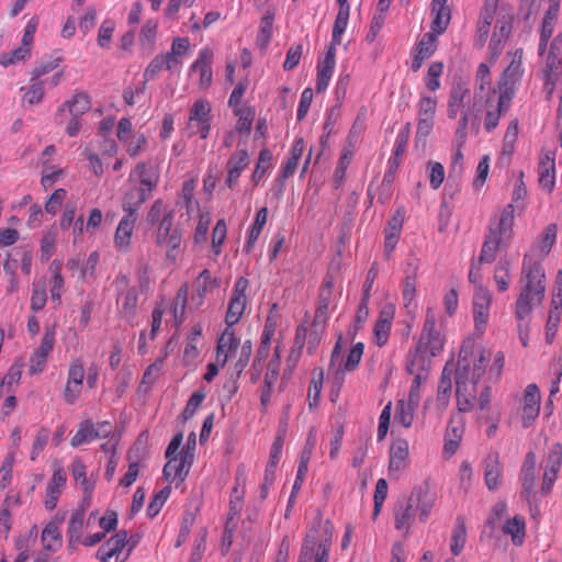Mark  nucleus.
Here are the masks:
<instances>
[{"label": "nucleus", "mask_w": 562, "mask_h": 562, "mask_svg": "<svg viewBox=\"0 0 562 562\" xmlns=\"http://www.w3.org/2000/svg\"><path fill=\"white\" fill-rule=\"evenodd\" d=\"M491 360V351L479 346L472 339L463 342L456 372L457 405L460 413L472 411L477 402L479 408L485 411L491 402V387L483 378Z\"/></svg>", "instance_id": "f257e3e1"}, {"label": "nucleus", "mask_w": 562, "mask_h": 562, "mask_svg": "<svg viewBox=\"0 0 562 562\" xmlns=\"http://www.w3.org/2000/svg\"><path fill=\"white\" fill-rule=\"evenodd\" d=\"M546 294V274L539 260H533L532 255H525L521 277L520 293L515 303V311L532 313L541 305Z\"/></svg>", "instance_id": "f03ea898"}, {"label": "nucleus", "mask_w": 562, "mask_h": 562, "mask_svg": "<svg viewBox=\"0 0 562 562\" xmlns=\"http://www.w3.org/2000/svg\"><path fill=\"white\" fill-rule=\"evenodd\" d=\"M514 205L507 204L491 218L488 233L479 257L481 263L493 262L496 259L497 252L506 250L509 246L514 236Z\"/></svg>", "instance_id": "7ed1b4c3"}, {"label": "nucleus", "mask_w": 562, "mask_h": 562, "mask_svg": "<svg viewBox=\"0 0 562 562\" xmlns=\"http://www.w3.org/2000/svg\"><path fill=\"white\" fill-rule=\"evenodd\" d=\"M432 506L434 499L428 491L423 486L414 487L408 498L394 508L395 529L408 536L415 517L418 515L420 521H426Z\"/></svg>", "instance_id": "20e7f679"}, {"label": "nucleus", "mask_w": 562, "mask_h": 562, "mask_svg": "<svg viewBox=\"0 0 562 562\" xmlns=\"http://www.w3.org/2000/svg\"><path fill=\"white\" fill-rule=\"evenodd\" d=\"M212 105L206 99H198L189 109L184 132L188 137L199 136L206 139L211 132Z\"/></svg>", "instance_id": "39448f33"}, {"label": "nucleus", "mask_w": 562, "mask_h": 562, "mask_svg": "<svg viewBox=\"0 0 562 562\" xmlns=\"http://www.w3.org/2000/svg\"><path fill=\"white\" fill-rule=\"evenodd\" d=\"M112 284L116 291L117 314L124 319H133L137 312L138 302L136 286L131 285L128 277L122 272L116 274Z\"/></svg>", "instance_id": "423d86ee"}, {"label": "nucleus", "mask_w": 562, "mask_h": 562, "mask_svg": "<svg viewBox=\"0 0 562 562\" xmlns=\"http://www.w3.org/2000/svg\"><path fill=\"white\" fill-rule=\"evenodd\" d=\"M562 68V34L557 35L551 44L547 55H544L543 78L544 90L551 98L554 85L559 80Z\"/></svg>", "instance_id": "0eeeda50"}, {"label": "nucleus", "mask_w": 562, "mask_h": 562, "mask_svg": "<svg viewBox=\"0 0 562 562\" xmlns=\"http://www.w3.org/2000/svg\"><path fill=\"white\" fill-rule=\"evenodd\" d=\"M436 326V312L432 307H427L418 348H424L431 357L439 355L443 349L445 344V338Z\"/></svg>", "instance_id": "6e6552de"}, {"label": "nucleus", "mask_w": 562, "mask_h": 562, "mask_svg": "<svg viewBox=\"0 0 562 562\" xmlns=\"http://www.w3.org/2000/svg\"><path fill=\"white\" fill-rule=\"evenodd\" d=\"M513 94V89H510V92L505 89L498 95H492L483 100L486 106L484 128L487 132H492L498 125L501 116L508 111Z\"/></svg>", "instance_id": "1a4fd4ad"}, {"label": "nucleus", "mask_w": 562, "mask_h": 562, "mask_svg": "<svg viewBox=\"0 0 562 562\" xmlns=\"http://www.w3.org/2000/svg\"><path fill=\"white\" fill-rule=\"evenodd\" d=\"M492 304V294L488 289L479 284L474 291L472 300L474 330L482 336L486 329L490 310Z\"/></svg>", "instance_id": "9d476101"}, {"label": "nucleus", "mask_w": 562, "mask_h": 562, "mask_svg": "<svg viewBox=\"0 0 562 562\" xmlns=\"http://www.w3.org/2000/svg\"><path fill=\"white\" fill-rule=\"evenodd\" d=\"M249 280L240 277L236 280L225 316L226 326L233 327L241 318L247 306L246 291Z\"/></svg>", "instance_id": "9b49d317"}, {"label": "nucleus", "mask_w": 562, "mask_h": 562, "mask_svg": "<svg viewBox=\"0 0 562 562\" xmlns=\"http://www.w3.org/2000/svg\"><path fill=\"white\" fill-rule=\"evenodd\" d=\"M168 461L164 467L162 473L167 481L175 482L179 480V482H183L189 474L190 468L193 461V453L188 446L186 449H182L179 456L167 458Z\"/></svg>", "instance_id": "f8f14e48"}, {"label": "nucleus", "mask_w": 562, "mask_h": 562, "mask_svg": "<svg viewBox=\"0 0 562 562\" xmlns=\"http://www.w3.org/2000/svg\"><path fill=\"white\" fill-rule=\"evenodd\" d=\"M67 483L65 469L55 461L53 463V475L46 486L44 505L47 510H54Z\"/></svg>", "instance_id": "ddd939ff"}, {"label": "nucleus", "mask_w": 562, "mask_h": 562, "mask_svg": "<svg viewBox=\"0 0 562 562\" xmlns=\"http://www.w3.org/2000/svg\"><path fill=\"white\" fill-rule=\"evenodd\" d=\"M214 59V52L209 46L200 49L196 59L192 63L189 70L198 72L200 89H209L213 82L212 65Z\"/></svg>", "instance_id": "4468645a"}, {"label": "nucleus", "mask_w": 562, "mask_h": 562, "mask_svg": "<svg viewBox=\"0 0 562 562\" xmlns=\"http://www.w3.org/2000/svg\"><path fill=\"white\" fill-rule=\"evenodd\" d=\"M409 463V446L405 439H396L390 448L389 475L397 480Z\"/></svg>", "instance_id": "2eb2a0df"}, {"label": "nucleus", "mask_w": 562, "mask_h": 562, "mask_svg": "<svg viewBox=\"0 0 562 562\" xmlns=\"http://www.w3.org/2000/svg\"><path fill=\"white\" fill-rule=\"evenodd\" d=\"M240 339L236 336L234 327L226 326L217 340L216 361L222 367L240 350Z\"/></svg>", "instance_id": "dca6fc26"}, {"label": "nucleus", "mask_w": 562, "mask_h": 562, "mask_svg": "<svg viewBox=\"0 0 562 562\" xmlns=\"http://www.w3.org/2000/svg\"><path fill=\"white\" fill-rule=\"evenodd\" d=\"M538 182L542 190L551 193L555 186V151L546 149L540 156Z\"/></svg>", "instance_id": "f3484780"}, {"label": "nucleus", "mask_w": 562, "mask_h": 562, "mask_svg": "<svg viewBox=\"0 0 562 562\" xmlns=\"http://www.w3.org/2000/svg\"><path fill=\"white\" fill-rule=\"evenodd\" d=\"M562 462V446L554 443L550 448L544 465L543 482L541 490L544 494L551 491V487L557 480L558 472L560 471Z\"/></svg>", "instance_id": "a211bd4d"}, {"label": "nucleus", "mask_w": 562, "mask_h": 562, "mask_svg": "<svg viewBox=\"0 0 562 562\" xmlns=\"http://www.w3.org/2000/svg\"><path fill=\"white\" fill-rule=\"evenodd\" d=\"M522 55L524 52L521 48H517L515 52L508 53L507 56L509 58V65L503 72V81L499 87L501 91L508 89V92H510V89L514 90V86L520 81L524 72Z\"/></svg>", "instance_id": "6ab92c4d"}, {"label": "nucleus", "mask_w": 562, "mask_h": 562, "mask_svg": "<svg viewBox=\"0 0 562 562\" xmlns=\"http://www.w3.org/2000/svg\"><path fill=\"white\" fill-rule=\"evenodd\" d=\"M491 71L486 64H480L476 70L475 89L473 95V110L479 111L485 98L496 95L491 89Z\"/></svg>", "instance_id": "aec40b11"}, {"label": "nucleus", "mask_w": 562, "mask_h": 562, "mask_svg": "<svg viewBox=\"0 0 562 562\" xmlns=\"http://www.w3.org/2000/svg\"><path fill=\"white\" fill-rule=\"evenodd\" d=\"M540 398L541 395L538 386L536 384L527 385L521 413L524 427L528 428L538 417L540 412Z\"/></svg>", "instance_id": "412c9836"}, {"label": "nucleus", "mask_w": 562, "mask_h": 562, "mask_svg": "<svg viewBox=\"0 0 562 562\" xmlns=\"http://www.w3.org/2000/svg\"><path fill=\"white\" fill-rule=\"evenodd\" d=\"M470 101V89L463 81H457L452 85L448 100V116L457 117L459 112L464 111V105Z\"/></svg>", "instance_id": "4be33fe9"}, {"label": "nucleus", "mask_w": 562, "mask_h": 562, "mask_svg": "<svg viewBox=\"0 0 562 562\" xmlns=\"http://www.w3.org/2000/svg\"><path fill=\"white\" fill-rule=\"evenodd\" d=\"M137 218L124 215L114 234V245L121 252H127L131 248L132 237Z\"/></svg>", "instance_id": "5701e85b"}, {"label": "nucleus", "mask_w": 562, "mask_h": 562, "mask_svg": "<svg viewBox=\"0 0 562 562\" xmlns=\"http://www.w3.org/2000/svg\"><path fill=\"white\" fill-rule=\"evenodd\" d=\"M63 518L55 517L42 530L41 541L44 550L57 552L63 546V535L60 531Z\"/></svg>", "instance_id": "b1692460"}, {"label": "nucleus", "mask_w": 562, "mask_h": 562, "mask_svg": "<svg viewBox=\"0 0 562 562\" xmlns=\"http://www.w3.org/2000/svg\"><path fill=\"white\" fill-rule=\"evenodd\" d=\"M497 5L484 3L477 21L476 33L474 36V45L482 48L488 37L490 29L494 20Z\"/></svg>", "instance_id": "393cba45"}, {"label": "nucleus", "mask_w": 562, "mask_h": 562, "mask_svg": "<svg viewBox=\"0 0 562 562\" xmlns=\"http://www.w3.org/2000/svg\"><path fill=\"white\" fill-rule=\"evenodd\" d=\"M127 544V531L121 530L101 544L97 551L99 560L110 561L114 555L121 553Z\"/></svg>", "instance_id": "a878e982"}, {"label": "nucleus", "mask_w": 562, "mask_h": 562, "mask_svg": "<svg viewBox=\"0 0 562 562\" xmlns=\"http://www.w3.org/2000/svg\"><path fill=\"white\" fill-rule=\"evenodd\" d=\"M503 469L498 452H491L485 459L484 480L490 491L496 490L502 483Z\"/></svg>", "instance_id": "bb28decb"}, {"label": "nucleus", "mask_w": 562, "mask_h": 562, "mask_svg": "<svg viewBox=\"0 0 562 562\" xmlns=\"http://www.w3.org/2000/svg\"><path fill=\"white\" fill-rule=\"evenodd\" d=\"M405 217L404 209H397L385 228L384 250L389 257L395 249Z\"/></svg>", "instance_id": "cd10ccee"}, {"label": "nucleus", "mask_w": 562, "mask_h": 562, "mask_svg": "<svg viewBox=\"0 0 562 562\" xmlns=\"http://www.w3.org/2000/svg\"><path fill=\"white\" fill-rule=\"evenodd\" d=\"M70 472L74 480L80 485L83 492L82 502L85 504H89L94 490V482L87 477V468L85 463L80 459L72 460Z\"/></svg>", "instance_id": "c85d7f7f"}, {"label": "nucleus", "mask_w": 562, "mask_h": 562, "mask_svg": "<svg viewBox=\"0 0 562 562\" xmlns=\"http://www.w3.org/2000/svg\"><path fill=\"white\" fill-rule=\"evenodd\" d=\"M536 461V454L533 452H528L521 468L520 479L522 483V491L527 499H530L537 483Z\"/></svg>", "instance_id": "c756f323"}, {"label": "nucleus", "mask_w": 562, "mask_h": 562, "mask_svg": "<svg viewBox=\"0 0 562 562\" xmlns=\"http://www.w3.org/2000/svg\"><path fill=\"white\" fill-rule=\"evenodd\" d=\"M448 0H432V9L431 13L434 15V20L431 23V31L436 34L443 33L451 19V11L447 5Z\"/></svg>", "instance_id": "7c9ffc66"}, {"label": "nucleus", "mask_w": 562, "mask_h": 562, "mask_svg": "<svg viewBox=\"0 0 562 562\" xmlns=\"http://www.w3.org/2000/svg\"><path fill=\"white\" fill-rule=\"evenodd\" d=\"M168 218H175L173 207L162 199L155 200L147 212V223L156 226Z\"/></svg>", "instance_id": "2f4dec72"}, {"label": "nucleus", "mask_w": 562, "mask_h": 562, "mask_svg": "<svg viewBox=\"0 0 562 562\" xmlns=\"http://www.w3.org/2000/svg\"><path fill=\"white\" fill-rule=\"evenodd\" d=\"M196 182L195 178H190L182 183L180 201L178 202V204L186 209L189 217H191L192 213L200 211V203L194 198Z\"/></svg>", "instance_id": "473e14b6"}, {"label": "nucleus", "mask_w": 562, "mask_h": 562, "mask_svg": "<svg viewBox=\"0 0 562 562\" xmlns=\"http://www.w3.org/2000/svg\"><path fill=\"white\" fill-rule=\"evenodd\" d=\"M276 11L273 8H268L261 18L256 44L260 49H266L271 41L273 33V21Z\"/></svg>", "instance_id": "72a5a7b5"}, {"label": "nucleus", "mask_w": 562, "mask_h": 562, "mask_svg": "<svg viewBox=\"0 0 562 562\" xmlns=\"http://www.w3.org/2000/svg\"><path fill=\"white\" fill-rule=\"evenodd\" d=\"M135 173L139 177L138 191L144 193V195L149 199L158 184V173L148 171L145 162H138L136 165Z\"/></svg>", "instance_id": "f704fd0d"}, {"label": "nucleus", "mask_w": 562, "mask_h": 562, "mask_svg": "<svg viewBox=\"0 0 562 562\" xmlns=\"http://www.w3.org/2000/svg\"><path fill=\"white\" fill-rule=\"evenodd\" d=\"M393 313L386 310L381 311L378 321L374 324L373 335L378 346H384L390 337Z\"/></svg>", "instance_id": "c9c22d12"}, {"label": "nucleus", "mask_w": 562, "mask_h": 562, "mask_svg": "<svg viewBox=\"0 0 562 562\" xmlns=\"http://www.w3.org/2000/svg\"><path fill=\"white\" fill-rule=\"evenodd\" d=\"M83 513H72L67 527L68 549L75 550L78 543L82 541Z\"/></svg>", "instance_id": "e433bc0d"}, {"label": "nucleus", "mask_w": 562, "mask_h": 562, "mask_svg": "<svg viewBox=\"0 0 562 562\" xmlns=\"http://www.w3.org/2000/svg\"><path fill=\"white\" fill-rule=\"evenodd\" d=\"M182 239V233L179 232L155 244L158 247L165 248L166 260L175 265L178 261L181 254Z\"/></svg>", "instance_id": "4c0bfd02"}, {"label": "nucleus", "mask_w": 562, "mask_h": 562, "mask_svg": "<svg viewBox=\"0 0 562 562\" xmlns=\"http://www.w3.org/2000/svg\"><path fill=\"white\" fill-rule=\"evenodd\" d=\"M512 261L507 257H502L494 270V281L499 292H505L509 288Z\"/></svg>", "instance_id": "58836bf2"}, {"label": "nucleus", "mask_w": 562, "mask_h": 562, "mask_svg": "<svg viewBox=\"0 0 562 562\" xmlns=\"http://www.w3.org/2000/svg\"><path fill=\"white\" fill-rule=\"evenodd\" d=\"M339 10L334 23L333 29V42L334 44H340L341 43V36L344 32L346 31L348 20H349V11L350 7L348 3V0H338Z\"/></svg>", "instance_id": "ea45409f"}, {"label": "nucleus", "mask_w": 562, "mask_h": 562, "mask_svg": "<svg viewBox=\"0 0 562 562\" xmlns=\"http://www.w3.org/2000/svg\"><path fill=\"white\" fill-rule=\"evenodd\" d=\"M557 233L558 228L555 224H550L544 228L543 234L541 236V241L538 245H536L531 250V252L535 254V256L538 259H542L549 254L551 247L555 241Z\"/></svg>", "instance_id": "a19ab883"}, {"label": "nucleus", "mask_w": 562, "mask_h": 562, "mask_svg": "<svg viewBox=\"0 0 562 562\" xmlns=\"http://www.w3.org/2000/svg\"><path fill=\"white\" fill-rule=\"evenodd\" d=\"M95 434V425L90 419L82 420L76 434L70 438V446L77 448L81 445L88 443L94 439H97Z\"/></svg>", "instance_id": "79ce46f5"}, {"label": "nucleus", "mask_w": 562, "mask_h": 562, "mask_svg": "<svg viewBox=\"0 0 562 562\" xmlns=\"http://www.w3.org/2000/svg\"><path fill=\"white\" fill-rule=\"evenodd\" d=\"M148 199L144 193L138 191L137 189L130 190L123 198L122 209L125 212V215L136 217L137 212L142 204L146 202Z\"/></svg>", "instance_id": "37998d69"}, {"label": "nucleus", "mask_w": 562, "mask_h": 562, "mask_svg": "<svg viewBox=\"0 0 562 562\" xmlns=\"http://www.w3.org/2000/svg\"><path fill=\"white\" fill-rule=\"evenodd\" d=\"M338 44H334L331 41L330 46L328 47L324 60V65L321 71V75L318 76V92L322 89H325L331 78L334 68H335V57H336V46Z\"/></svg>", "instance_id": "c03bdc74"}, {"label": "nucleus", "mask_w": 562, "mask_h": 562, "mask_svg": "<svg viewBox=\"0 0 562 562\" xmlns=\"http://www.w3.org/2000/svg\"><path fill=\"white\" fill-rule=\"evenodd\" d=\"M203 326L201 323L194 324L187 335L184 347V358L195 359L200 355L198 341L202 338Z\"/></svg>", "instance_id": "a18cd8bd"}, {"label": "nucleus", "mask_w": 562, "mask_h": 562, "mask_svg": "<svg viewBox=\"0 0 562 562\" xmlns=\"http://www.w3.org/2000/svg\"><path fill=\"white\" fill-rule=\"evenodd\" d=\"M72 116H81L90 110V98L85 92H77L64 103Z\"/></svg>", "instance_id": "49530a36"}, {"label": "nucleus", "mask_w": 562, "mask_h": 562, "mask_svg": "<svg viewBox=\"0 0 562 562\" xmlns=\"http://www.w3.org/2000/svg\"><path fill=\"white\" fill-rule=\"evenodd\" d=\"M305 149V144L302 138L296 139L292 149L291 155L288 160L284 162L282 167V176L288 178L294 173L297 168L299 160L301 159L303 151Z\"/></svg>", "instance_id": "de8ad7c7"}, {"label": "nucleus", "mask_w": 562, "mask_h": 562, "mask_svg": "<svg viewBox=\"0 0 562 562\" xmlns=\"http://www.w3.org/2000/svg\"><path fill=\"white\" fill-rule=\"evenodd\" d=\"M451 394V376L450 373H447V370L445 369L442 371L440 381L438 383V390H437V406L440 412H443L448 405Z\"/></svg>", "instance_id": "09e8293b"}, {"label": "nucleus", "mask_w": 562, "mask_h": 562, "mask_svg": "<svg viewBox=\"0 0 562 562\" xmlns=\"http://www.w3.org/2000/svg\"><path fill=\"white\" fill-rule=\"evenodd\" d=\"M297 562H316V529L307 531Z\"/></svg>", "instance_id": "8fccbe9b"}, {"label": "nucleus", "mask_w": 562, "mask_h": 562, "mask_svg": "<svg viewBox=\"0 0 562 562\" xmlns=\"http://www.w3.org/2000/svg\"><path fill=\"white\" fill-rule=\"evenodd\" d=\"M44 94V81L36 77H31L30 87L25 90L22 100L23 103L30 105L38 104L42 102Z\"/></svg>", "instance_id": "3c124183"}, {"label": "nucleus", "mask_w": 562, "mask_h": 562, "mask_svg": "<svg viewBox=\"0 0 562 562\" xmlns=\"http://www.w3.org/2000/svg\"><path fill=\"white\" fill-rule=\"evenodd\" d=\"M506 535L512 537V541L516 546H520L525 539V520L521 517L515 516L513 519L507 520L503 528Z\"/></svg>", "instance_id": "603ef678"}, {"label": "nucleus", "mask_w": 562, "mask_h": 562, "mask_svg": "<svg viewBox=\"0 0 562 562\" xmlns=\"http://www.w3.org/2000/svg\"><path fill=\"white\" fill-rule=\"evenodd\" d=\"M417 406L406 403L405 400H400L396 403L394 419L403 427L408 428L414 422V412Z\"/></svg>", "instance_id": "864d4df0"}, {"label": "nucleus", "mask_w": 562, "mask_h": 562, "mask_svg": "<svg viewBox=\"0 0 562 562\" xmlns=\"http://www.w3.org/2000/svg\"><path fill=\"white\" fill-rule=\"evenodd\" d=\"M272 153L268 148H262L259 153L258 161L251 176L254 184H258L271 168Z\"/></svg>", "instance_id": "5fc2aeb1"}, {"label": "nucleus", "mask_w": 562, "mask_h": 562, "mask_svg": "<svg viewBox=\"0 0 562 562\" xmlns=\"http://www.w3.org/2000/svg\"><path fill=\"white\" fill-rule=\"evenodd\" d=\"M467 541V528L464 520L458 517L456 527L451 535L450 549L454 555H459L464 548Z\"/></svg>", "instance_id": "6e6d98bb"}, {"label": "nucleus", "mask_w": 562, "mask_h": 562, "mask_svg": "<svg viewBox=\"0 0 562 562\" xmlns=\"http://www.w3.org/2000/svg\"><path fill=\"white\" fill-rule=\"evenodd\" d=\"M235 115L238 117L236 123V131L239 133L249 134L252 122L255 119V110L251 106H244L235 109Z\"/></svg>", "instance_id": "4d7b16f0"}, {"label": "nucleus", "mask_w": 562, "mask_h": 562, "mask_svg": "<svg viewBox=\"0 0 562 562\" xmlns=\"http://www.w3.org/2000/svg\"><path fill=\"white\" fill-rule=\"evenodd\" d=\"M227 236V225L224 218L216 222L212 232V251L217 257L222 252V246Z\"/></svg>", "instance_id": "13d9d810"}, {"label": "nucleus", "mask_w": 562, "mask_h": 562, "mask_svg": "<svg viewBox=\"0 0 562 562\" xmlns=\"http://www.w3.org/2000/svg\"><path fill=\"white\" fill-rule=\"evenodd\" d=\"M30 56L31 48L21 45L20 47L10 53H2L0 55V65L3 67H9L11 65H15L19 61L27 59Z\"/></svg>", "instance_id": "bf43d9fd"}, {"label": "nucleus", "mask_w": 562, "mask_h": 562, "mask_svg": "<svg viewBox=\"0 0 562 562\" xmlns=\"http://www.w3.org/2000/svg\"><path fill=\"white\" fill-rule=\"evenodd\" d=\"M532 313L526 312L520 313V311H515V318L517 323V331L519 336V340L524 347L528 346L529 339V324L531 322Z\"/></svg>", "instance_id": "052dcab7"}, {"label": "nucleus", "mask_w": 562, "mask_h": 562, "mask_svg": "<svg viewBox=\"0 0 562 562\" xmlns=\"http://www.w3.org/2000/svg\"><path fill=\"white\" fill-rule=\"evenodd\" d=\"M64 173V170L61 168H58L56 166H53L48 164V160L43 161V170H42V178H41V184L42 187L47 190L49 187H52L59 177Z\"/></svg>", "instance_id": "680f3d73"}, {"label": "nucleus", "mask_w": 562, "mask_h": 562, "mask_svg": "<svg viewBox=\"0 0 562 562\" xmlns=\"http://www.w3.org/2000/svg\"><path fill=\"white\" fill-rule=\"evenodd\" d=\"M434 31L425 33L417 45L416 53L420 55V58H429L436 50L437 36Z\"/></svg>", "instance_id": "e2e57ef3"}, {"label": "nucleus", "mask_w": 562, "mask_h": 562, "mask_svg": "<svg viewBox=\"0 0 562 562\" xmlns=\"http://www.w3.org/2000/svg\"><path fill=\"white\" fill-rule=\"evenodd\" d=\"M217 286L218 282L216 279L212 278L209 269H204L200 272L199 277L196 278V291L201 297H204L207 292Z\"/></svg>", "instance_id": "0e129e2a"}, {"label": "nucleus", "mask_w": 562, "mask_h": 562, "mask_svg": "<svg viewBox=\"0 0 562 562\" xmlns=\"http://www.w3.org/2000/svg\"><path fill=\"white\" fill-rule=\"evenodd\" d=\"M158 22L154 19H149L142 26L139 33V43L143 46H153L157 37Z\"/></svg>", "instance_id": "69168bd1"}, {"label": "nucleus", "mask_w": 562, "mask_h": 562, "mask_svg": "<svg viewBox=\"0 0 562 562\" xmlns=\"http://www.w3.org/2000/svg\"><path fill=\"white\" fill-rule=\"evenodd\" d=\"M171 493V487L166 486L162 490H160L150 501L148 507H147V516L150 518H154L159 514L161 508L164 507L165 503L167 502L169 495Z\"/></svg>", "instance_id": "338daca9"}, {"label": "nucleus", "mask_w": 562, "mask_h": 562, "mask_svg": "<svg viewBox=\"0 0 562 562\" xmlns=\"http://www.w3.org/2000/svg\"><path fill=\"white\" fill-rule=\"evenodd\" d=\"M248 151L246 149H238L227 160L226 168L243 173V171L248 167Z\"/></svg>", "instance_id": "774afa93"}]
</instances>
